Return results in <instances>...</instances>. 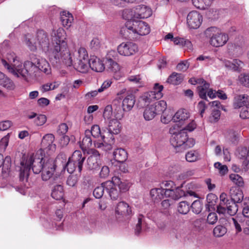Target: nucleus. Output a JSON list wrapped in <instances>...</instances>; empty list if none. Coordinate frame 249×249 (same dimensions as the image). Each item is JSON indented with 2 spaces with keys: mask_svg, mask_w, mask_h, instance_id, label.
Returning <instances> with one entry per match:
<instances>
[{
  "mask_svg": "<svg viewBox=\"0 0 249 249\" xmlns=\"http://www.w3.org/2000/svg\"><path fill=\"white\" fill-rule=\"evenodd\" d=\"M31 59L32 61H25L23 66L18 65L15 66L16 64H14V66L12 67L4 59H2L1 62L10 72L17 77H21L25 80L27 79L29 76L32 75L33 70L36 67L46 74L51 73V67L45 59L32 54L31 56Z\"/></svg>",
  "mask_w": 249,
  "mask_h": 249,
  "instance_id": "nucleus-1",
  "label": "nucleus"
},
{
  "mask_svg": "<svg viewBox=\"0 0 249 249\" xmlns=\"http://www.w3.org/2000/svg\"><path fill=\"white\" fill-rule=\"evenodd\" d=\"M46 162L45 159L40 157L37 154L30 156L26 160H22L20 162V180L23 182L27 181L31 167L35 174L40 173L44 168Z\"/></svg>",
  "mask_w": 249,
  "mask_h": 249,
  "instance_id": "nucleus-2",
  "label": "nucleus"
},
{
  "mask_svg": "<svg viewBox=\"0 0 249 249\" xmlns=\"http://www.w3.org/2000/svg\"><path fill=\"white\" fill-rule=\"evenodd\" d=\"M25 42L30 50L34 51L36 50V44L39 47L49 56L53 53L54 43H50L47 33L43 30L37 32L35 39H31L29 35L25 36Z\"/></svg>",
  "mask_w": 249,
  "mask_h": 249,
  "instance_id": "nucleus-3",
  "label": "nucleus"
},
{
  "mask_svg": "<svg viewBox=\"0 0 249 249\" xmlns=\"http://www.w3.org/2000/svg\"><path fill=\"white\" fill-rule=\"evenodd\" d=\"M176 127L178 126L175 125L169 129V133L172 134L170 138L171 144L178 152L185 149L188 146H193L194 145L193 140H188L187 133L184 131H180L177 133L175 131Z\"/></svg>",
  "mask_w": 249,
  "mask_h": 249,
  "instance_id": "nucleus-4",
  "label": "nucleus"
},
{
  "mask_svg": "<svg viewBox=\"0 0 249 249\" xmlns=\"http://www.w3.org/2000/svg\"><path fill=\"white\" fill-rule=\"evenodd\" d=\"M85 131L88 136L89 135L93 139H98L94 141V144L96 148L105 151L110 150L112 148V144L114 142V138L111 136L110 139L107 141L105 136L101 134L100 128L98 125H93L90 130L87 129Z\"/></svg>",
  "mask_w": 249,
  "mask_h": 249,
  "instance_id": "nucleus-5",
  "label": "nucleus"
},
{
  "mask_svg": "<svg viewBox=\"0 0 249 249\" xmlns=\"http://www.w3.org/2000/svg\"><path fill=\"white\" fill-rule=\"evenodd\" d=\"M136 102L135 94L132 92L127 93V95L122 101V107L120 101L118 99L113 101L114 117L121 119L124 117V112L130 111L133 107Z\"/></svg>",
  "mask_w": 249,
  "mask_h": 249,
  "instance_id": "nucleus-6",
  "label": "nucleus"
},
{
  "mask_svg": "<svg viewBox=\"0 0 249 249\" xmlns=\"http://www.w3.org/2000/svg\"><path fill=\"white\" fill-rule=\"evenodd\" d=\"M124 30L129 33L127 36L128 37L134 38L137 35H148L150 33V28L146 22L142 21H128L125 23Z\"/></svg>",
  "mask_w": 249,
  "mask_h": 249,
  "instance_id": "nucleus-7",
  "label": "nucleus"
},
{
  "mask_svg": "<svg viewBox=\"0 0 249 249\" xmlns=\"http://www.w3.org/2000/svg\"><path fill=\"white\" fill-rule=\"evenodd\" d=\"M50 56L53 57L56 63L62 62L67 66L72 65V55L68 48L67 43H63L62 46L54 45Z\"/></svg>",
  "mask_w": 249,
  "mask_h": 249,
  "instance_id": "nucleus-8",
  "label": "nucleus"
},
{
  "mask_svg": "<svg viewBox=\"0 0 249 249\" xmlns=\"http://www.w3.org/2000/svg\"><path fill=\"white\" fill-rule=\"evenodd\" d=\"M205 34L206 37L210 38V44L215 47L223 46L229 40L227 34L221 32L215 27L207 28Z\"/></svg>",
  "mask_w": 249,
  "mask_h": 249,
  "instance_id": "nucleus-9",
  "label": "nucleus"
},
{
  "mask_svg": "<svg viewBox=\"0 0 249 249\" xmlns=\"http://www.w3.org/2000/svg\"><path fill=\"white\" fill-rule=\"evenodd\" d=\"M196 189V185L193 183L187 184L186 191L182 189L181 187L175 186L173 190L166 191V197H171L174 200H178L183 196H188L197 197L195 192Z\"/></svg>",
  "mask_w": 249,
  "mask_h": 249,
  "instance_id": "nucleus-10",
  "label": "nucleus"
},
{
  "mask_svg": "<svg viewBox=\"0 0 249 249\" xmlns=\"http://www.w3.org/2000/svg\"><path fill=\"white\" fill-rule=\"evenodd\" d=\"M167 107L166 102L160 100L148 106L143 112V117L146 121L152 120L159 114L163 112Z\"/></svg>",
  "mask_w": 249,
  "mask_h": 249,
  "instance_id": "nucleus-11",
  "label": "nucleus"
},
{
  "mask_svg": "<svg viewBox=\"0 0 249 249\" xmlns=\"http://www.w3.org/2000/svg\"><path fill=\"white\" fill-rule=\"evenodd\" d=\"M163 88L162 85L155 84L153 90L144 93L141 97V101L144 103V105L148 106L151 103L160 99L163 96Z\"/></svg>",
  "mask_w": 249,
  "mask_h": 249,
  "instance_id": "nucleus-12",
  "label": "nucleus"
},
{
  "mask_svg": "<svg viewBox=\"0 0 249 249\" xmlns=\"http://www.w3.org/2000/svg\"><path fill=\"white\" fill-rule=\"evenodd\" d=\"M118 53L123 56H129L138 51V46L132 42H123L117 48Z\"/></svg>",
  "mask_w": 249,
  "mask_h": 249,
  "instance_id": "nucleus-13",
  "label": "nucleus"
},
{
  "mask_svg": "<svg viewBox=\"0 0 249 249\" xmlns=\"http://www.w3.org/2000/svg\"><path fill=\"white\" fill-rule=\"evenodd\" d=\"M220 60L226 69L233 72H241L245 65L244 63L239 59H234L232 60L224 59Z\"/></svg>",
  "mask_w": 249,
  "mask_h": 249,
  "instance_id": "nucleus-14",
  "label": "nucleus"
},
{
  "mask_svg": "<svg viewBox=\"0 0 249 249\" xmlns=\"http://www.w3.org/2000/svg\"><path fill=\"white\" fill-rule=\"evenodd\" d=\"M202 16L197 11L190 12L187 17V24L190 29L198 28L202 22Z\"/></svg>",
  "mask_w": 249,
  "mask_h": 249,
  "instance_id": "nucleus-15",
  "label": "nucleus"
},
{
  "mask_svg": "<svg viewBox=\"0 0 249 249\" xmlns=\"http://www.w3.org/2000/svg\"><path fill=\"white\" fill-rule=\"evenodd\" d=\"M100 154L95 149L91 150V155L87 160L86 166L89 170H95L98 168L100 164Z\"/></svg>",
  "mask_w": 249,
  "mask_h": 249,
  "instance_id": "nucleus-16",
  "label": "nucleus"
},
{
  "mask_svg": "<svg viewBox=\"0 0 249 249\" xmlns=\"http://www.w3.org/2000/svg\"><path fill=\"white\" fill-rule=\"evenodd\" d=\"M55 170V165L53 159H49L46 161L44 165L41 174V178L43 180L47 181L51 178L53 175Z\"/></svg>",
  "mask_w": 249,
  "mask_h": 249,
  "instance_id": "nucleus-17",
  "label": "nucleus"
},
{
  "mask_svg": "<svg viewBox=\"0 0 249 249\" xmlns=\"http://www.w3.org/2000/svg\"><path fill=\"white\" fill-rule=\"evenodd\" d=\"M106 191L108 194L111 199L112 200L117 199L120 195V191L117 189V185L115 184L113 180H108L104 182Z\"/></svg>",
  "mask_w": 249,
  "mask_h": 249,
  "instance_id": "nucleus-18",
  "label": "nucleus"
},
{
  "mask_svg": "<svg viewBox=\"0 0 249 249\" xmlns=\"http://www.w3.org/2000/svg\"><path fill=\"white\" fill-rule=\"evenodd\" d=\"M52 42L54 43V45L62 46L63 43H66L65 39V32L62 28H59L56 30H53L52 33Z\"/></svg>",
  "mask_w": 249,
  "mask_h": 249,
  "instance_id": "nucleus-19",
  "label": "nucleus"
},
{
  "mask_svg": "<svg viewBox=\"0 0 249 249\" xmlns=\"http://www.w3.org/2000/svg\"><path fill=\"white\" fill-rule=\"evenodd\" d=\"M70 158L71 160L77 165L78 172H81L82 170L83 163L86 159L85 155L82 154L80 150H75Z\"/></svg>",
  "mask_w": 249,
  "mask_h": 249,
  "instance_id": "nucleus-20",
  "label": "nucleus"
},
{
  "mask_svg": "<svg viewBox=\"0 0 249 249\" xmlns=\"http://www.w3.org/2000/svg\"><path fill=\"white\" fill-rule=\"evenodd\" d=\"M89 68L96 72H102L105 69L104 63L99 58L92 56L89 60Z\"/></svg>",
  "mask_w": 249,
  "mask_h": 249,
  "instance_id": "nucleus-21",
  "label": "nucleus"
},
{
  "mask_svg": "<svg viewBox=\"0 0 249 249\" xmlns=\"http://www.w3.org/2000/svg\"><path fill=\"white\" fill-rule=\"evenodd\" d=\"M115 119H112L109 121L108 125V136L109 138L112 136V138L113 134H118L120 133L121 130V125L120 123L119 122L118 120L119 119H117L114 117Z\"/></svg>",
  "mask_w": 249,
  "mask_h": 249,
  "instance_id": "nucleus-22",
  "label": "nucleus"
},
{
  "mask_svg": "<svg viewBox=\"0 0 249 249\" xmlns=\"http://www.w3.org/2000/svg\"><path fill=\"white\" fill-rule=\"evenodd\" d=\"M115 53V51H111L109 52L106 58V67L109 71L113 72H116L120 70L119 65L111 57V56H113Z\"/></svg>",
  "mask_w": 249,
  "mask_h": 249,
  "instance_id": "nucleus-23",
  "label": "nucleus"
},
{
  "mask_svg": "<svg viewBox=\"0 0 249 249\" xmlns=\"http://www.w3.org/2000/svg\"><path fill=\"white\" fill-rule=\"evenodd\" d=\"M54 137L52 134L45 135L42 140L41 145L44 149L53 151L55 150L56 145L53 143Z\"/></svg>",
  "mask_w": 249,
  "mask_h": 249,
  "instance_id": "nucleus-24",
  "label": "nucleus"
},
{
  "mask_svg": "<svg viewBox=\"0 0 249 249\" xmlns=\"http://www.w3.org/2000/svg\"><path fill=\"white\" fill-rule=\"evenodd\" d=\"M135 17L136 18H145L150 17L152 15L151 9L144 5H139L136 8Z\"/></svg>",
  "mask_w": 249,
  "mask_h": 249,
  "instance_id": "nucleus-25",
  "label": "nucleus"
},
{
  "mask_svg": "<svg viewBox=\"0 0 249 249\" xmlns=\"http://www.w3.org/2000/svg\"><path fill=\"white\" fill-rule=\"evenodd\" d=\"M249 105V96L247 94L239 95L234 98L233 106L235 108L243 107Z\"/></svg>",
  "mask_w": 249,
  "mask_h": 249,
  "instance_id": "nucleus-26",
  "label": "nucleus"
},
{
  "mask_svg": "<svg viewBox=\"0 0 249 249\" xmlns=\"http://www.w3.org/2000/svg\"><path fill=\"white\" fill-rule=\"evenodd\" d=\"M231 201L235 203H240L243 199V194L239 188L232 187L230 191Z\"/></svg>",
  "mask_w": 249,
  "mask_h": 249,
  "instance_id": "nucleus-27",
  "label": "nucleus"
},
{
  "mask_svg": "<svg viewBox=\"0 0 249 249\" xmlns=\"http://www.w3.org/2000/svg\"><path fill=\"white\" fill-rule=\"evenodd\" d=\"M116 213L123 215H129L132 213L131 208L127 203L120 202L116 209Z\"/></svg>",
  "mask_w": 249,
  "mask_h": 249,
  "instance_id": "nucleus-28",
  "label": "nucleus"
},
{
  "mask_svg": "<svg viewBox=\"0 0 249 249\" xmlns=\"http://www.w3.org/2000/svg\"><path fill=\"white\" fill-rule=\"evenodd\" d=\"M113 181L119 188L120 192H125L128 190L130 187V183L127 180H121L118 177H113L112 178Z\"/></svg>",
  "mask_w": 249,
  "mask_h": 249,
  "instance_id": "nucleus-29",
  "label": "nucleus"
},
{
  "mask_svg": "<svg viewBox=\"0 0 249 249\" xmlns=\"http://www.w3.org/2000/svg\"><path fill=\"white\" fill-rule=\"evenodd\" d=\"M189 114L185 109H180L178 110L173 116L172 120L174 122H178L180 124H182L184 122L188 119Z\"/></svg>",
  "mask_w": 249,
  "mask_h": 249,
  "instance_id": "nucleus-30",
  "label": "nucleus"
},
{
  "mask_svg": "<svg viewBox=\"0 0 249 249\" xmlns=\"http://www.w3.org/2000/svg\"><path fill=\"white\" fill-rule=\"evenodd\" d=\"M114 159L120 163H124L127 159V153L123 148H119L116 149L113 153Z\"/></svg>",
  "mask_w": 249,
  "mask_h": 249,
  "instance_id": "nucleus-31",
  "label": "nucleus"
},
{
  "mask_svg": "<svg viewBox=\"0 0 249 249\" xmlns=\"http://www.w3.org/2000/svg\"><path fill=\"white\" fill-rule=\"evenodd\" d=\"M150 196L155 202H158L166 197V191L163 188H154L150 191Z\"/></svg>",
  "mask_w": 249,
  "mask_h": 249,
  "instance_id": "nucleus-32",
  "label": "nucleus"
},
{
  "mask_svg": "<svg viewBox=\"0 0 249 249\" xmlns=\"http://www.w3.org/2000/svg\"><path fill=\"white\" fill-rule=\"evenodd\" d=\"M60 19L62 25L68 28L71 26L73 18L70 12L63 11L60 13Z\"/></svg>",
  "mask_w": 249,
  "mask_h": 249,
  "instance_id": "nucleus-33",
  "label": "nucleus"
},
{
  "mask_svg": "<svg viewBox=\"0 0 249 249\" xmlns=\"http://www.w3.org/2000/svg\"><path fill=\"white\" fill-rule=\"evenodd\" d=\"M0 85L9 90H13L15 88L13 82L1 71H0Z\"/></svg>",
  "mask_w": 249,
  "mask_h": 249,
  "instance_id": "nucleus-34",
  "label": "nucleus"
},
{
  "mask_svg": "<svg viewBox=\"0 0 249 249\" xmlns=\"http://www.w3.org/2000/svg\"><path fill=\"white\" fill-rule=\"evenodd\" d=\"M94 141L95 140L89 135L88 136L87 132L85 131V136L82 142H79L80 147L83 151H86L91 146L92 142H94Z\"/></svg>",
  "mask_w": 249,
  "mask_h": 249,
  "instance_id": "nucleus-35",
  "label": "nucleus"
},
{
  "mask_svg": "<svg viewBox=\"0 0 249 249\" xmlns=\"http://www.w3.org/2000/svg\"><path fill=\"white\" fill-rule=\"evenodd\" d=\"M51 196L56 200H60L64 196L63 187L60 184H57L53 186L52 190Z\"/></svg>",
  "mask_w": 249,
  "mask_h": 249,
  "instance_id": "nucleus-36",
  "label": "nucleus"
},
{
  "mask_svg": "<svg viewBox=\"0 0 249 249\" xmlns=\"http://www.w3.org/2000/svg\"><path fill=\"white\" fill-rule=\"evenodd\" d=\"M183 77L182 74L174 72L169 76L166 82L175 85H179L182 82Z\"/></svg>",
  "mask_w": 249,
  "mask_h": 249,
  "instance_id": "nucleus-37",
  "label": "nucleus"
},
{
  "mask_svg": "<svg viewBox=\"0 0 249 249\" xmlns=\"http://www.w3.org/2000/svg\"><path fill=\"white\" fill-rule=\"evenodd\" d=\"M77 62L74 64L75 69L78 71L82 73L87 72L89 68V60H77Z\"/></svg>",
  "mask_w": 249,
  "mask_h": 249,
  "instance_id": "nucleus-38",
  "label": "nucleus"
},
{
  "mask_svg": "<svg viewBox=\"0 0 249 249\" xmlns=\"http://www.w3.org/2000/svg\"><path fill=\"white\" fill-rule=\"evenodd\" d=\"M192 2L196 8L205 9L211 5L212 0H192Z\"/></svg>",
  "mask_w": 249,
  "mask_h": 249,
  "instance_id": "nucleus-39",
  "label": "nucleus"
},
{
  "mask_svg": "<svg viewBox=\"0 0 249 249\" xmlns=\"http://www.w3.org/2000/svg\"><path fill=\"white\" fill-rule=\"evenodd\" d=\"M143 0H109L108 5H114L119 7H124L125 3L140 2Z\"/></svg>",
  "mask_w": 249,
  "mask_h": 249,
  "instance_id": "nucleus-40",
  "label": "nucleus"
},
{
  "mask_svg": "<svg viewBox=\"0 0 249 249\" xmlns=\"http://www.w3.org/2000/svg\"><path fill=\"white\" fill-rule=\"evenodd\" d=\"M135 15H136L135 8L133 9H125L123 12V18L128 20L136 18Z\"/></svg>",
  "mask_w": 249,
  "mask_h": 249,
  "instance_id": "nucleus-41",
  "label": "nucleus"
},
{
  "mask_svg": "<svg viewBox=\"0 0 249 249\" xmlns=\"http://www.w3.org/2000/svg\"><path fill=\"white\" fill-rule=\"evenodd\" d=\"M113 108L114 109L113 105H109L105 107L103 112V117L105 120L110 121L113 119V116L114 117V112H113Z\"/></svg>",
  "mask_w": 249,
  "mask_h": 249,
  "instance_id": "nucleus-42",
  "label": "nucleus"
},
{
  "mask_svg": "<svg viewBox=\"0 0 249 249\" xmlns=\"http://www.w3.org/2000/svg\"><path fill=\"white\" fill-rule=\"evenodd\" d=\"M210 84L207 83L203 85L199 86L197 87L198 93L199 97L202 99L207 100L206 93L209 88Z\"/></svg>",
  "mask_w": 249,
  "mask_h": 249,
  "instance_id": "nucleus-43",
  "label": "nucleus"
},
{
  "mask_svg": "<svg viewBox=\"0 0 249 249\" xmlns=\"http://www.w3.org/2000/svg\"><path fill=\"white\" fill-rule=\"evenodd\" d=\"M230 179L238 187L244 186V182L243 178L239 175L236 174H231L230 175Z\"/></svg>",
  "mask_w": 249,
  "mask_h": 249,
  "instance_id": "nucleus-44",
  "label": "nucleus"
},
{
  "mask_svg": "<svg viewBox=\"0 0 249 249\" xmlns=\"http://www.w3.org/2000/svg\"><path fill=\"white\" fill-rule=\"evenodd\" d=\"M190 204L187 201H181L178 206V212L182 214H187L190 211Z\"/></svg>",
  "mask_w": 249,
  "mask_h": 249,
  "instance_id": "nucleus-45",
  "label": "nucleus"
},
{
  "mask_svg": "<svg viewBox=\"0 0 249 249\" xmlns=\"http://www.w3.org/2000/svg\"><path fill=\"white\" fill-rule=\"evenodd\" d=\"M225 137L228 141L235 143L239 138V134L233 130H229L226 132Z\"/></svg>",
  "mask_w": 249,
  "mask_h": 249,
  "instance_id": "nucleus-46",
  "label": "nucleus"
},
{
  "mask_svg": "<svg viewBox=\"0 0 249 249\" xmlns=\"http://www.w3.org/2000/svg\"><path fill=\"white\" fill-rule=\"evenodd\" d=\"M226 232L227 229L222 225H217L213 230V235L217 237L223 236Z\"/></svg>",
  "mask_w": 249,
  "mask_h": 249,
  "instance_id": "nucleus-47",
  "label": "nucleus"
},
{
  "mask_svg": "<svg viewBox=\"0 0 249 249\" xmlns=\"http://www.w3.org/2000/svg\"><path fill=\"white\" fill-rule=\"evenodd\" d=\"M239 82L242 86L249 88V73H241L238 77Z\"/></svg>",
  "mask_w": 249,
  "mask_h": 249,
  "instance_id": "nucleus-48",
  "label": "nucleus"
},
{
  "mask_svg": "<svg viewBox=\"0 0 249 249\" xmlns=\"http://www.w3.org/2000/svg\"><path fill=\"white\" fill-rule=\"evenodd\" d=\"M104 182L102 183L100 186L96 187L93 192V195L96 198H100L103 196L104 191L106 190Z\"/></svg>",
  "mask_w": 249,
  "mask_h": 249,
  "instance_id": "nucleus-49",
  "label": "nucleus"
},
{
  "mask_svg": "<svg viewBox=\"0 0 249 249\" xmlns=\"http://www.w3.org/2000/svg\"><path fill=\"white\" fill-rule=\"evenodd\" d=\"M199 159V154L195 151H190L186 154V160L188 162H194Z\"/></svg>",
  "mask_w": 249,
  "mask_h": 249,
  "instance_id": "nucleus-50",
  "label": "nucleus"
},
{
  "mask_svg": "<svg viewBox=\"0 0 249 249\" xmlns=\"http://www.w3.org/2000/svg\"><path fill=\"white\" fill-rule=\"evenodd\" d=\"M144 224V217L142 214H139L138 217V223L136 224L135 232L136 235H139L142 230V226Z\"/></svg>",
  "mask_w": 249,
  "mask_h": 249,
  "instance_id": "nucleus-51",
  "label": "nucleus"
},
{
  "mask_svg": "<svg viewBox=\"0 0 249 249\" xmlns=\"http://www.w3.org/2000/svg\"><path fill=\"white\" fill-rule=\"evenodd\" d=\"M226 208V213L231 215H235L238 211L237 205L231 201L230 202L229 205Z\"/></svg>",
  "mask_w": 249,
  "mask_h": 249,
  "instance_id": "nucleus-52",
  "label": "nucleus"
},
{
  "mask_svg": "<svg viewBox=\"0 0 249 249\" xmlns=\"http://www.w3.org/2000/svg\"><path fill=\"white\" fill-rule=\"evenodd\" d=\"M78 57L77 60H89L87 50L83 47H81L78 50Z\"/></svg>",
  "mask_w": 249,
  "mask_h": 249,
  "instance_id": "nucleus-53",
  "label": "nucleus"
},
{
  "mask_svg": "<svg viewBox=\"0 0 249 249\" xmlns=\"http://www.w3.org/2000/svg\"><path fill=\"white\" fill-rule=\"evenodd\" d=\"M193 212L196 213H199L202 210V204L198 200H196L193 202L191 205Z\"/></svg>",
  "mask_w": 249,
  "mask_h": 249,
  "instance_id": "nucleus-54",
  "label": "nucleus"
},
{
  "mask_svg": "<svg viewBox=\"0 0 249 249\" xmlns=\"http://www.w3.org/2000/svg\"><path fill=\"white\" fill-rule=\"evenodd\" d=\"M11 158L9 156H6L5 159H3V156L0 154V167L3 166L5 169H8L10 166Z\"/></svg>",
  "mask_w": 249,
  "mask_h": 249,
  "instance_id": "nucleus-55",
  "label": "nucleus"
},
{
  "mask_svg": "<svg viewBox=\"0 0 249 249\" xmlns=\"http://www.w3.org/2000/svg\"><path fill=\"white\" fill-rule=\"evenodd\" d=\"M214 166L215 168L218 169L219 174L221 176H224L227 173L228 169L226 165H222L219 162H217L214 163Z\"/></svg>",
  "mask_w": 249,
  "mask_h": 249,
  "instance_id": "nucleus-56",
  "label": "nucleus"
},
{
  "mask_svg": "<svg viewBox=\"0 0 249 249\" xmlns=\"http://www.w3.org/2000/svg\"><path fill=\"white\" fill-rule=\"evenodd\" d=\"M58 85L55 83H47L43 85L40 88V90L42 92H45L51 90H53L57 88Z\"/></svg>",
  "mask_w": 249,
  "mask_h": 249,
  "instance_id": "nucleus-57",
  "label": "nucleus"
},
{
  "mask_svg": "<svg viewBox=\"0 0 249 249\" xmlns=\"http://www.w3.org/2000/svg\"><path fill=\"white\" fill-rule=\"evenodd\" d=\"M229 202H220L218 205L216 206V212L220 214H225L226 213V207L229 205Z\"/></svg>",
  "mask_w": 249,
  "mask_h": 249,
  "instance_id": "nucleus-58",
  "label": "nucleus"
},
{
  "mask_svg": "<svg viewBox=\"0 0 249 249\" xmlns=\"http://www.w3.org/2000/svg\"><path fill=\"white\" fill-rule=\"evenodd\" d=\"M206 199L209 206L212 207L215 205L217 197L213 194H209L207 195Z\"/></svg>",
  "mask_w": 249,
  "mask_h": 249,
  "instance_id": "nucleus-59",
  "label": "nucleus"
},
{
  "mask_svg": "<svg viewBox=\"0 0 249 249\" xmlns=\"http://www.w3.org/2000/svg\"><path fill=\"white\" fill-rule=\"evenodd\" d=\"M77 168V165L71 160V158H69V160L67 162L66 165V168L67 170V171L69 173H72Z\"/></svg>",
  "mask_w": 249,
  "mask_h": 249,
  "instance_id": "nucleus-60",
  "label": "nucleus"
},
{
  "mask_svg": "<svg viewBox=\"0 0 249 249\" xmlns=\"http://www.w3.org/2000/svg\"><path fill=\"white\" fill-rule=\"evenodd\" d=\"M78 181V177L76 175H71L69 176L67 180V184L71 187H74Z\"/></svg>",
  "mask_w": 249,
  "mask_h": 249,
  "instance_id": "nucleus-61",
  "label": "nucleus"
},
{
  "mask_svg": "<svg viewBox=\"0 0 249 249\" xmlns=\"http://www.w3.org/2000/svg\"><path fill=\"white\" fill-rule=\"evenodd\" d=\"M240 117L243 119L249 118V105L243 107L240 111Z\"/></svg>",
  "mask_w": 249,
  "mask_h": 249,
  "instance_id": "nucleus-62",
  "label": "nucleus"
},
{
  "mask_svg": "<svg viewBox=\"0 0 249 249\" xmlns=\"http://www.w3.org/2000/svg\"><path fill=\"white\" fill-rule=\"evenodd\" d=\"M218 217L217 214L215 213H210L207 218V223L209 224L213 225L217 221Z\"/></svg>",
  "mask_w": 249,
  "mask_h": 249,
  "instance_id": "nucleus-63",
  "label": "nucleus"
},
{
  "mask_svg": "<svg viewBox=\"0 0 249 249\" xmlns=\"http://www.w3.org/2000/svg\"><path fill=\"white\" fill-rule=\"evenodd\" d=\"M9 142V138L7 136L3 137L0 141V151L4 152Z\"/></svg>",
  "mask_w": 249,
  "mask_h": 249,
  "instance_id": "nucleus-64",
  "label": "nucleus"
}]
</instances>
